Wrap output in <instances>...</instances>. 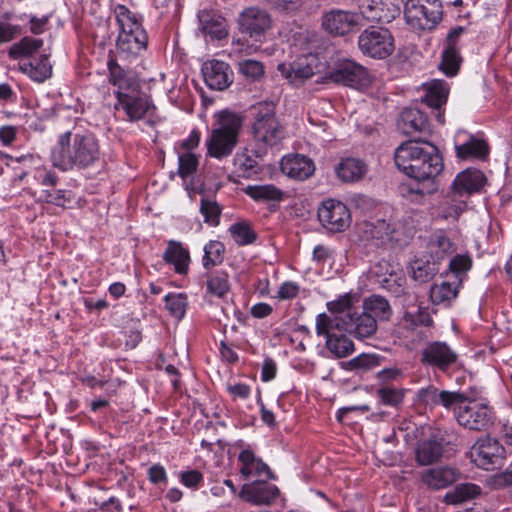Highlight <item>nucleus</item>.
<instances>
[{"mask_svg":"<svg viewBox=\"0 0 512 512\" xmlns=\"http://www.w3.org/2000/svg\"><path fill=\"white\" fill-rule=\"evenodd\" d=\"M299 40H305L307 47H301V55L292 63H280L277 70L293 86H300L319 70V59L316 53L310 51L315 47L317 34L305 30L299 33Z\"/></svg>","mask_w":512,"mask_h":512,"instance_id":"7","label":"nucleus"},{"mask_svg":"<svg viewBox=\"0 0 512 512\" xmlns=\"http://www.w3.org/2000/svg\"><path fill=\"white\" fill-rule=\"evenodd\" d=\"M40 197L48 204L63 208L72 200L71 191L65 189H44L41 191Z\"/></svg>","mask_w":512,"mask_h":512,"instance_id":"53","label":"nucleus"},{"mask_svg":"<svg viewBox=\"0 0 512 512\" xmlns=\"http://www.w3.org/2000/svg\"><path fill=\"white\" fill-rule=\"evenodd\" d=\"M43 45V40L24 37L20 42L13 45L10 50V55L13 57L31 56Z\"/></svg>","mask_w":512,"mask_h":512,"instance_id":"49","label":"nucleus"},{"mask_svg":"<svg viewBox=\"0 0 512 512\" xmlns=\"http://www.w3.org/2000/svg\"><path fill=\"white\" fill-rule=\"evenodd\" d=\"M471 461L484 470L500 468L505 462V448L491 437L480 438L470 450Z\"/></svg>","mask_w":512,"mask_h":512,"instance_id":"12","label":"nucleus"},{"mask_svg":"<svg viewBox=\"0 0 512 512\" xmlns=\"http://www.w3.org/2000/svg\"><path fill=\"white\" fill-rule=\"evenodd\" d=\"M458 470L450 466H439L423 471L421 479L425 485L434 490L448 487L457 481Z\"/></svg>","mask_w":512,"mask_h":512,"instance_id":"28","label":"nucleus"},{"mask_svg":"<svg viewBox=\"0 0 512 512\" xmlns=\"http://www.w3.org/2000/svg\"><path fill=\"white\" fill-rule=\"evenodd\" d=\"M439 271L438 264L430 257H417L410 264V273L414 280L427 282Z\"/></svg>","mask_w":512,"mask_h":512,"instance_id":"38","label":"nucleus"},{"mask_svg":"<svg viewBox=\"0 0 512 512\" xmlns=\"http://www.w3.org/2000/svg\"><path fill=\"white\" fill-rule=\"evenodd\" d=\"M336 177L343 183L361 181L368 173V165L359 158L347 157L341 159L334 168Z\"/></svg>","mask_w":512,"mask_h":512,"instance_id":"27","label":"nucleus"},{"mask_svg":"<svg viewBox=\"0 0 512 512\" xmlns=\"http://www.w3.org/2000/svg\"><path fill=\"white\" fill-rule=\"evenodd\" d=\"M404 376L402 369L397 366L384 368L378 371L376 377L382 383H388L402 379Z\"/></svg>","mask_w":512,"mask_h":512,"instance_id":"62","label":"nucleus"},{"mask_svg":"<svg viewBox=\"0 0 512 512\" xmlns=\"http://www.w3.org/2000/svg\"><path fill=\"white\" fill-rule=\"evenodd\" d=\"M33 177L42 186L54 187L58 183V176L55 171L46 167L36 168Z\"/></svg>","mask_w":512,"mask_h":512,"instance_id":"59","label":"nucleus"},{"mask_svg":"<svg viewBox=\"0 0 512 512\" xmlns=\"http://www.w3.org/2000/svg\"><path fill=\"white\" fill-rule=\"evenodd\" d=\"M100 157L99 140L90 132L61 134L51 154L53 166L63 172L92 167Z\"/></svg>","mask_w":512,"mask_h":512,"instance_id":"2","label":"nucleus"},{"mask_svg":"<svg viewBox=\"0 0 512 512\" xmlns=\"http://www.w3.org/2000/svg\"><path fill=\"white\" fill-rule=\"evenodd\" d=\"M277 365L272 358H265L261 369V380L263 382H269L276 377Z\"/></svg>","mask_w":512,"mask_h":512,"instance_id":"64","label":"nucleus"},{"mask_svg":"<svg viewBox=\"0 0 512 512\" xmlns=\"http://www.w3.org/2000/svg\"><path fill=\"white\" fill-rule=\"evenodd\" d=\"M272 17L267 10L258 6L243 9L237 18L238 30L246 38H233L231 55L236 57L250 56L260 50L266 41V34L272 28Z\"/></svg>","mask_w":512,"mask_h":512,"instance_id":"4","label":"nucleus"},{"mask_svg":"<svg viewBox=\"0 0 512 512\" xmlns=\"http://www.w3.org/2000/svg\"><path fill=\"white\" fill-rule=\"evenodd\" d=\"M201 30L212 39L222 40L228 36L226 19L216 10L203 9L198 13Z\"/></svg>","mask_w":512,"mask_h":512,"instance_id":"26","label":"nucleus"},{"mask_svg":"<svg viewBox=\"0 0 512 512\" xmlns=\"http://www.w3.org/2000/svg\"><path fill=\"white\" fill-rule=\"evenodd\" d=\"M329 79L335 83L353 88L367 86L370 82L365 67L350 59L339 61L329 73Z\"/></svg>","mask_w":512,"mask_h":512,"instance_id":"16","label":"nucleus"},{"mask_svg":"<svg viewBox=\"0 0 512 512\" xmlns=\"http://www.w3.org/2000/svg\"><path fill=\"white\" fill-rule=\"evenodd\" d=\"M360 24V15L358 13L332 9L325 12L322 16V28L330 35L345 36L353 32Z\"/></svg>","mask_w":512,"mask_h":512,"instance_id":"17","label":"nucleus"},{"mask_svg":"<svg viewBox=\"0 0 512 512\" xmlns=\"http://www.w3.org/2000/svg\"><path fill=\"white\" fill-rule=\"evenodd\" d=\"M163 259L166 263L173 265L176 273L185 275L189 270L190 253L178 241H169L164 252Z\"/></svg>","mask_w":512,"mask_h":512,"instance_id":"30","label":"nucleus"},{"mask_svg":"<svg viewBox=\"0 0 512 512\" xmlns=\"http://www.w3.org/2000/svg\"><path fill=\"white\" fill-rule=\"evenodd\" d=\"M407 390L391 386H382L377 390V397L382 404L397 407L402 404Z\"/></svg>","mask_w":512,"mask_h":512,"instance_id":"47","label":"nucleus"},{"mask_svg":"<svg viewBox=\"0 0 512 512\" xmlns=\"http://www.w3.org/2000/svg\"><path fill=\"white\" fill-rule=\"evenodd\" d=\"M360 14L372 22L390 23L399 14V8L390 0H356Z\"/></svg>","mask_w":512,"mask_h":512,"instance_id":"22","label":"nucleus"},{"mask_svg":"<svg viewBox=\"0 0 512 512\" xmlns=\"http://www.w3.org/2000/svg\"><path fill=\"white\" fill-rule=\"evenodd\" d=\"M110 82L118 87V90H130L132 83L127 78L124 70L116 63H109Z\"/></svg>","mask_w":512,"mask_h":512,"instance_id":"57","label":"nucleus"},{"mask_svg":"<svg viewBox=\"0 0 512 512\" xmlns=\"http://www.w3.org/2000/svg\"><path fill=\"white\" fill-rule=\"evenodd\" d=\"M481 492V488L473 483H462L449 490L443 501L449 505H457L469 501L477 497Z\"/></svg>","mask_w":512,"mask_h":512,"instance_id":"37","label":"nucleus"},{"mask_svg":"<svg viewBox=\"0 0 512 512\" xmlns=\"http://www.w3.org/2000/svg\"><path fill=\"white\" fill-rule=\"evenodd\" d=\"M203 252V267L210 269L222 263L225 254V246L218 240H210L204 245Z\"/></svg>","mask_w":512,"mask_h":512,"instance_id":"42","label":"nucleus"},{"mask_svg":"<svg viewBox=\"0 0 512 512\" xmlns=\"http://www.w3.org/2000/svg\"><path fill=\"white\" fill-rule=\"evenodd\" d=\"M457 359V353L446 342L434 341L423 349L421 362L446 371L457 362Z\"/></svg>","mask_w":512,"mask_h":512,"instance_id":"19","label":"nucleus"},{"mask_svg":"<svg viewBox=\"0 0 512 512\" xmlns=\"http://www.w3.org/2000/svg\"><path fill=\"white\" fill-rule=\"evenodd\" d=\"M260 157L259 151L245 148L235 155L234 163L243 177L250 178L259 171Z\"/></svg>","mask_w":512,"mask_h":512,"instance_id":"34","label":"nucleus"},{"mask_svg":"<svg viewBox=\"0 0 512 512\" xmlns=\"http://www.w3.org/2000/svg\"><path fill=\"white\" fill-rule=\"evenodd\" d=\"M354 297L350 293L341 295L338 299L327 303V309L334 316L345 317L349 313H353Z\"/></svg>","mask_w":512,"mask_h":512,"instance_id":"54","label":"nucleus"},{"mask_svg":"<svg viewBox=\"0 0 512 512\" xmlns=\"http://www.w3.org/2000/svg\"><path fill=\"white\" fill-rule=\"evenodd\" d=\"M460 286L461 279L457 277L432 285L430 288V299L432 303L436 305L450 304V302L457 297Z\"/></svg>","mask_w":512,"mask_h":512,"instance_id":"32","label":"nucleus"},{"mask_svg":"<svg viewBox=\"0 0 512 512\" xmlns=\"http://www.w3.org/2000/svg\"><path fill=\"white\" fill-rule=\"evenodd\" d=\"M398 127L407 135L425 131L428 128V119L419 109L407 108L400 115Z\"/></svg>","mask_w":512,"mask_h":512,"instance_id":"33","label":"nucleus"},{"mask_svg":"<svg viewBox=\"0 0 512 512\" xmlns=\"http://www.w3.org/2000/svg\"><path fill=\"white\" fill-rule=\"evenodd\" d=\"M466 200L463 198L455 197L449 192L447 200L442 207L441 216L446 219L456 220L459 215L466 209Z\"/></svg>","mask_w":512,"mask_h":512,"instance_id":"48","label":"nucleus"},{"mask_svg":"<svg viewBox=\"0 0 512 512\" xmlns=\"http://www.w3.org/2000/svg\"><path fill=\"white\" fill-rule=\"evenodd\" d=\"M334 316L329 317L322 313L316 317V332L326 338V347L336 357H346L354 351L352 340L343 334L337 335Z\"/></svg>","mask_w":512,"mask_h":512,"instance_id":"13","label":"nucleus"},{"mask_svg":"<svg viewBox=\"0 0 512 512\" xmlns=\"http://www.w3.org/2000/svg\"><path fill=\"white\" fill-rule=\"evenodd\" d=\"M471 258L468 255L459 254L454 256L449 263L450 271L452 272V279L457 277L462 280V275L471 268Z\"/></svg>","mask_w":512,"mask_h":512,"instance_id":"56","label":"nucleus"},{"mask_svg":"<svg viewBox=\"0 0 512 512\" xmlns=\"http://www.w3.org/2000/svg\"><path fill=\"white\" fill-rule=\"evenodd\" d=\"M299 293V286L292 281H287L281 284L278 289L277 297L281 300H288L295 298Z\"/></svg>","mask_w":512,"mask_h":512,"instance_id":"63","label":"nucleus"},{"mask_svg":"<svg viewBox=\"0 0 512 512\" xmlns=\"http://www.w3.org/2000/svg\"><path fill=\"white\" fill-rule=\"evenodd\" d=\"M226 388L233 400H247L251 395V387L245 383H228Z\"/></svg>","mask_w":512,"mask_h":512,"instance_id":"61","label":"nucleus"},{"mask_svg":"<svg viewBox=\"0 0 512 512\" xmlns=\"http://www.w3.org/2000/svg\"><path fill=\"white\" fill-rule=\"evenodd\" d=\"M244 193L256 202H279L284 192L273 184L248 185Z\"/></svg>","mask_w":512,"mask_h":512,"instance_id":"35","label":"nucleus"},{"mask_svg":"<svg viewBox=\"0 0 512 512\" xmlns=\"http://www.w3.org/2000/svg\"><path fill=\"white\" fill-rule=\"evenodd\" d=\"M215 122L205 139L206 156L223 160L232 155L243 125L241 115L223 110L215 114Z\"/></svg>","mask_w":512,"mask_h":512,"instance_id":"5","label":"nucleus"},{"mask_svg":"<svg viewBox=\"0 0 512 512\" xmlns=\"http://www.w3.org/2000/svg\"><path fill=\"white\" fill-rule=\"evenodd\" d=\"M229 232L233 240L241 246L252 244L257 238L256 232L246 222L234 223L230 226Z\"/></svg>","mask_w":512,"mask_h":512,"instance_id":"45","label":"nucleus"},{"mask_svg":"<svg viewBox=\"0 0 512 512\" xmlns=\"http://www.w3.org/2000/svg\"><path fill=\"white\" fill-rule=\"evenodd\" d=\"M424 94L422 101L427 106L437 110L436 118L440 124H444V114L440 112L443 105L446 104L450 87L444 80L434 79L423 85Z\"/></svg>","mask_w":512,"mask_h":512,"instance_id":"24","label":"nucleus"},{"mask_svg":"<svg viewBox=\"0 0 512 512\" xmlns=\"http://www.w3.org/2000/svg\"><path fill=\"white\" fill-rule=\"evenodd\" d=\"M486 177L482 171L475 168H467L459 172L451 184L450 192L453 196L467 199L474 193H478L486 184Z\"/></svg>","mask_w":512,"mask_h":512,"instance_id":"18","label":"nucleus"},{"mask_svg":"<svg viewBox=\"0 0 512 512\" xmlns=\"http://www.w3.org/2000/svg\"><path fill=\"white\" fill-rule=\"evenodd\" d=\"M199 165V157L195 153H178V174L182 179L192 176Z\"/></svg>","mask_w":512,"mask_h":512,"instance_id":"51","label":"nucleus"},{"mask_svg":"<svg viewBox=\"0 0 512 512\" xmlns=\"http://www.w3.org/2000/svg\"><path fill=\"white\" fill-rule=\"evenodd\" d=\"M180 483L185 487L197 490L203 482V474L198 470H187L180 473Z\"/></svg>","mask_w":512,"mask_h":512,"instance_id":"60","label":"nucleus"},{"mask_svg":"<svg viewBox=\"0 0 512 512\" xmlns=\"http://www.w3.org/2000/svg\"><path fill=\"white\" fill-rule=\"evenodd\" d=\"M229 288L228 275L224 272H216L207 280V292L216 297H223Z\"/></svg>","mask_w":512,"mask_h":512,"instance_id":"50","label":"nucleus"},{"mask_svg":"<svg viewBox=\"0 0 512 512\" xmlns=\"http://www.w3.org/2000/svg\"><path fill=\"white\" fill-rule=\"evenodd\" d=\"M115 94L117 102L114 107L116 110H123L127 120H146L149 123L155 121L156 107L149 97L129 90H117Z\"/></svg>","mask_w":512,"mask_h":512,"instance_id":"11","label":"nucleus"},{"mask_svg":"<svg viewBox=\"0 0 512 512\" xmlns=\"http://www.w3.org/2000/svg\"><path fill=\"white\" fill-rule=\"evenodd\" d=\"M442 454V441L437 439H428L419 443L416 449V460L420 465H430L438 461Z\"/></svg>","mask_w":512,"mask_h":512,"instance_id":"36","label":"nucleus"},{"mask_svg":"<svg viewBox=\"0 0 512 512\" xmlns=\"http://www.w3.org/2000/svg\"><path fill=\"white\" fill-rule=\"evenodd\" d=\"M455 149L457 156L461 159H468L471 157L481 158L488 153L485 141L473 136H469L463 143H456Z\"/></svg>","mask_w":512,"mask_h":512,"instance_id":"39","label":"nucleus"},{"mask_svg":"<svg viewBox=\"0 0 512 512\" xmlns=\"http://www.w3.org/2000/svg\"><path fill=\"white\" fill-rule=\"evenodd\" d=\"M239 72L252 81L259 80L264 76L265 67L261 61L245 59L238 63Z\"/></svg>","mask_w":512,"mask_h":512,"instance_id":"52","label":"nucleus"},{"mask_svg":"<svg viewBox=\"0 0 512 512\" xmlns=\"http://www.w3.org/2000/svg\"><path fill=\"white\" fill-rule=\"evenodd\" d=\"M318 219L325 229L337 233L344 231L350 226L351 214L343 202L328 199L323 201L319 208Z\"/></svg>","mask_w":512,"mask_h":512,"instance_id":"14","label":"nucleus"},{"mask_svg":"<svg viewBox=\"0 0 512 512\" xmlns=\"http://www.w3.org/2000/svg\"><path fill=\"white\" fill-rule=\"evenodd\" d=\"M114 14L119 26L117 53L126 60L140 56L147 48L148 35L140 18L124 5H117Z\"/></svg>","mask_w":512,"mask_h":512,"instance_id":"6","label":"nucleus"},{"mask_svg":"<svg viewBox=\"0 0 512 512\" xmlns=\"http://www.w3.org/2000/svg\"><path fill=\"white\" fill-rule=\"evenodd\" d=\"M238 462L240 474L246 481H268L272 477L268 465L250 449H244L240 452Z\"/></svg>","mask_w":512,"mask_h":512,"instance_id":"23","label":"nucleus"},{"mask_svg":"<svg viewBox=\"0 0 512 512\" xmlns=\"http://www.w3.org/2000/svg\"><path fill=\"white\" fill-rule=\"evenodd\" d=\"M334 322L337 331L349 333L358 339L369 338L377 330L376 320L365 311H354L345 317L334 316Z\"/></svg>","mask_w":512,"mask_h":512,"instance_id":"15","label":"nucleus"},{"mask_svg":"<svg viewBox=\"0 0 512 512\" xmlns=\"http://www.w3.org/2000/svg\"><path fill=\"white\" fill-rule=\"evenodd\" d=\"M426 249L429 257L439 264L455 252V245L443 231H437L430 236Z\"/></svg>","mask_w":512,"mask_h":512,"instance_id":"31","label":"nucleus"},{"mask_svg":"<svg viewBox=\"0 0 512 512\" xmlns=\"http://www.w3.org/2000/svg\"><path fill=\"white\" fill-rule=\"evenodd\" d=\"M275 110V104L269 101L260 102L254 107L253 136L265 146L276 145L283 138V128Z\"/></svg>","mask_w":512,"mask_h":512,"instance_id":"8","label":"nucleus"},{"mask_svg":"<svg viewBox=\"0 0 512 512\" xmlns=\"http://www.w3.org/2000/svg\"><path fill=\"white\" fill-rule=\"evenodd\" d=\"M19 67L24 74L37 83H43L52 76V65L47 55L22 60Z\"/></svg>","mask_w":512,"mask_h":512,"instance_id":"29","label":"nucleus"},{"mask_svg":"<svg viewBox=\"0 0 512 512\" xmlns=\"http://www.w3.org/2000/svg\"><path fill=\"white\" fill-rule=\"evenodd\" d=\"M461 61L459 48L445 46L442 53L440 69L447 76H455L460 68Z\"/></svg>","mask_w":512,"mask_h":512,"instance_id":"44","label":"nucleus"},{"mask_svg":"<svg viewBox=\"0 0 512 512\" xmlns=\"http://www.w3.org/2000/svg\"><path fill=\"white\" fill-rule=\"evenodd\" d=\"M405 325L410 328L418 326H431L433 323L428 307L413 305L408 307L403 316Z\"/></svg>","mask_w":512,"mask_h":512,"instance_id":"41","label":"nucleus"},{"mask_svg":"<svg viewBox=\"0 0 512 512\" xmlns=\"http://www.w3.org/2000/svg\"><path fill=\"white\" fill-rule=\"evenodd\" d=\"M381 357L377 354L362 353L349 360L345 367L350 371H367L380 365Z\"/></svg>","mask_w":512,"mask_h":512,"instance_id":"46","label":"nucleus"},{"mask_svg":"<svg viewBox=\"0 0 512 512\" xmlns=\"http://www.w3.org/2000/svg\"><path fill=\"white\" fill-rule=\"evenodd\" d=\"M202 74L206 85L213 90H225L233 82V71L224 61H206L202 66Z\"/></svg>","mask_w":512,"mask_h":512,"instance_id":"21","label":"nucleus"},{"mask_svg":"<svg viewBox=\"0 0 512 512\" xmlns=\"http://www.w3.org/2000/svg\"><path fill=\"white\" fill-rule=\"evenodd\" d=\"M241 495L254 504H270L278 497L279 489L268 481L254 480L243 485Z\"/></svg>","mask_w":512,"mask_h":512,"instance_id":"25","label":"nucleus"},{"mask_svg":"<svg viewBox=\"0 0 512 512\" xmlns=\"http://www.w3.org/2000/svg\"><path fill=\"white\" fill-rule=\"evenodd\" d=\"M417 396L425 404L442 405L451 410L458 424L466 429L481 431L493 422V408L481 387H470L465 391H438L428 386L420 389Z\"/></svg>","mask_w":512,"mask_h":512,"instance_id":"1","label":"nucleus"},{"mask_svg":"<svg viewBox=\"0 0 512 512\" xmlns=\"http://www.w3.org/2000/svg\"><path fill=\"white\" fill-rule=\"evenodd\" d=\"M363 311L371 314L376 321L388 320L391 316V307L388 301L379 295H372L365 299L363 303Z\"/></svg>","mask_w":512,"mask_h":512,"instance_id":"40","label":"nucleus"},{"mask_svg":"<svg viewBox=\"0 0 512 512\" xmlns=\"http://www.w3.org/2000/svg\"><path fill=\"white\" fill-rule=\"evenodd\" d=\"M201 141V133L198 129L191 130L189 135L177 143L176 148L179 149L178 153H193L199 146Z\"/></svg>","mask_w":512,"mask_h":512,"instance_id":"58","label":"nucleus"},{"mask_svg":"<svg viewBox=\"0 0 512 512\" xmlns=\"http://www.w3.org/2000/svg\"><path fill=\"white\" fill-rule=\"evenodd\" d=\"M358 47L365 56L382 60L394 53L395 39L389 29L369 26L358 36Z\"/></svg>","mask_w":512,"mask_h":512,"instance_id":"10","label":"nucleus"},{"mask_svg":"<svg viewBox=\"0 0 512 512\" xmlns=\"http://www.w3.org/2000/svg\"><path fill=\"white\" fill-rule=\"evenodd\" d=\"M397 168L418 181L433 179L444 168L438 148L428 141L409 140L394 153Z\"/></svg>","mask_w":512,"mask_h":512,"instance_id":"3","label":"nucleus"},{"mask_svg":"<svg viewBox=\"0 0 512 512\" xmlns=\"http://www.w3.org/2000/svg\"><path fill=\"white\" fill-rule=\"evenodd\" d=\"M200 212L204 217V221L210 226H217L219 224L221 209L216 201L202 198Z\"/></svg>","mask_w":512,"mask_h":512,"instance_id":"55","label":"nucleus"},{"mask_svg":"<svg viewBox=\"0 0 512 512\" xmlns=\"http://www.w3.org/2000/svg\"><path fill=\"white\" fill-rule=\"evenodd\" d=\"M442 4L439 0H407L404 15L407 24L414 30H431L442 19Z\"/></svg>","mask_w":512,"mask_h":512,"instance_id":"9","label":"nucleus"},{"mask_svg":"<svg viewBox=\"0 0 512 512\" xmlns=\"http://www.w3.org/2000/svg\"><path fill=\"white\" fill-rule=\"evenodd\" d=\"M165 307L169 314L180 320L182 319L187 311L188 299L184 293H168L164 297Z\"/></svg>","mask_w":512,"mask_h":512,"instance_id":"43","label":"nucleus"},{"mask_svg":"<svg viewBox=\"0 0 512 512\" xmlns=\"http://www.w3.org/2000/svg\"><path fill=\"white\" fill-rule=\"evenodd\" d=\"M280 169L284 175L296 181H305L315 173L314 161L303 154L291 153L282 157Z\"/></svg>","mask_w":512,"mask_h":512,"instance_id":"20","label":"nucleus"}]
</instances>
